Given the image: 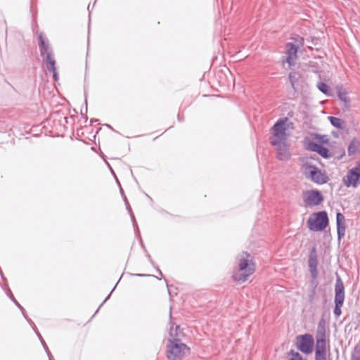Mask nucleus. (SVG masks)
Masks as SVG:
<instances>
[{"label": "nucleus", "mask_w": 360, "mask_h": 360, "mask_svg": "<svg viewBox=\"0 0 360 360\" xmlns=\"http://www.w3.org/2000/svg\"><path fill=\"white\" fill-rule=\"evenodd\" d=\"M345 217L341 212H338L336 214V227L338 240L340 241L345 235Z\"/></svg>", "instance_id": "17"}, {"label": "nucleus", "mask_w": 360, "mask_h": 360, "mask_svg": "<svg viewBox=\"0 0 360 360\" xmlns=\"http://www.w3.org/2000/svg\"><path fill=\"white\" fill-rule=\"evenodd\" d=\"M318 89L327 96H333V90L325 82H319L316 85Z\"/></svg>", "instance_id": "22"}, {"label": "nucleus", "mask_w": 360, "mask_h": 360, "mask_svg": "<svg viewBox=\"0 0 360 360\" xmlns=\"http://www.w3.org/2000/svg\"><path fill=\"white\" fill-rule=\"evenodd\" d=\"M301 79V74L299 72L295 70L290 72L288 75V80L295 92L298 91Z\"/></svg>", "instance_id": "18"}, {"label": "nucleus", "mask_w": 360, "mask_h": 360, "mask_svg": "<svg viewBox=\"0 0 360 360\" xmlns=\"http://www.w3.org/2000/svg\"><path fill=\"white\" fill-rule=\"evenodd\" d=\"M129 214H130V217H131V221L133 223V226L134 229H138V225H137V223H136V219H135V216L133 213V211L131 212H129Z\"/></svg>", "instance_id": "35"}, {"label": "nucleus", "mask_w": 360, "mask_h": 360, "mask_svg": "<svg viewBox=\"0 0 360 360\" xmlns=\"http://www.w3.org/2000/svg\"><path fill=\"white\" fill-rule=\"evenodd\" d=\"M105 162H106V164L108 165V166L109 169H110L112 174V175H113V176L115 177V179L117 178V176H116V174H115V172L113 171L112 168V167H111V166L110 165V164H109L107 161H105Z\"/></svg>", "instance_id": "43"}, {"label": "nucleus", "mask_w": 360, "mask_h": 360, "mask_svg": "<svg viewBox=\"0 0 360 360\" xmlns=\"http://www.w3.org/2000/svg\"><path fill=\"white\" fill-rule=\"evenodd\" d=\"M68 117L66 116H64L61 117L58 121L60 122V124L63 127V128L65 129L66 127L65 124L68 122Z\"/></svg>", "instance_id": "34"}, {"label": "nucleus", "mask_w": 360, "mask_h": 360, "mask_svg": "<svg viewBox=\"0 0 360 360\" xmlns=\"http://www.w3.org/2000/svg\"><path fill=\"white\" fill-rule=\"evenodd\" d=\"M316 290H310V293L309 295V302L312 303L314 302V297H315V295H316Z\"/></svg>", "instance_id": "36"}, {"label": "nucleus", "mask_w": 360, "mask_h": 360, "mask_svg": "<svg viewBox=\"0 0 360 360\" xmlns=\"http://www.w3.org/2000/svg\"><path fill=\"white\" fill-rule=\"evenodd\" d=\"M190 353V347L182 341L179 340H168L166 356L169 360H183Z\"/></svg>", "instance_id": "4"}, {"label": "nucleus", "mask_w": 360, "mask_h": 360, "mask_svg": "<svg viewBox=\"0 0 360 360\" xmlns=\"http://www.w3.org/2000/svg\"><path fill=\"white\" fill-rule=\"evenodd\" d=\"M123 200L124 202V204L126 205V208H127L128 212H131L132 210H131V206H130V205L129 203V201H128V200L127 198V196H124V200Z\"/></svg>", "instance_id": "37"}, {"label": "nucleus", "mask_w": 360, "mask_h": 360, "mask_svg": "<svg viewBox=\"0 0 360 360\" xmlns=\"http://www.w3.org/2000/svg\"><path fill=\"white\" fill-rule=\"evenodd\" d=\"M291 39L292 40V43H294L295 46H297V47L299 49H300V47L303 46V45L304 44V37H302L298 34H294L291 37Z\"/></svg>", "instance_id": "25"}, {"label": "nucleus", "mask_w": 360, "mask_h": 360, "mask_svg": "<svg viewBox=\"0 0 360 360\" xmlns=\"http://www.w3.org/2000/svg\"><path fill=\"white\" fill-rule=\"evenodd\" d=\"M318 255L316 246H314L309 252L308 257V266L311 275V280L309 282L310 290H316L319 285L318 277Z\"/></svg>", "instance_id": "6"}, {"label": "nucleus", "mask_w": 360, "mask_h": 360, "mask_svg": "<svg viewBox=\"0 0 360 360\" xmlns=\"http://www.w3.org/2000/svg\"><path fill=\"white\" fill-rule=\"evenodd\" d=\"M285 49H286V62L290 66L295 65V60L297 57V53L299 51V48L297 46H295L294 43L288 42L285 44Z\"/></svg>", "instance_id": "14"}, {"label": "nucleus", "mask_w": 360, "mask_h": 360, "mask_svg": "<svg viewBox=\"0 0 360 360\" xmlns=\"http://www.w3.org/2000/svg\"><path fill=\"white\" fill-rule=\"evenodd\" d=\"M334 301H345V286L343 281L339 276H337L335 281Z\"/></svg>", "instance_id": "16"}, {"label": "nucleus", "mask_w": 360, "mask_h": 360, "mask_svg": "<svg viewBox=\"0 0 360 360\" xmlns=\"http://www.w3.org/2000/svg\"><path fill=\"white\" fill-rule=\"evenodd\" d=\"M49 72H51L53 73V77L55 81H58L59 79L58 73L57 72L56 68H54V70H48Z\"/></svg>", "instance_id": "38"}, {"label": "nucleus", "mask_w": 360, "mask_h": 360, "mask_svg": "<svg viewBox=\"0 0 360 360\" xmlns=\"http://www.w3.org/2000/svg\"><path fill=\"white\" fill-rule=\"evenodd\" d=\"M344 185L349 187L356 188L360 184V163L349 169L346 176L343 177Z\"/></svg>", "instance_id": "11"}, {"label": "nucleus", "mask_w": 360, "mask_h": 360, "mask_svg": "<svg viewBox=\"0 0 360 360\" xmlns=\"http://www.w3.org/2000/svg\"><path fill=\"white\" fill-rule=\"evenodd\" d=\"M305 174L309 179L317 184H326L329 180L326 172H323L318 167L313 165H307Z\"/></svg>", "instance_id": "9"}, {"label": "nucleus", "mask_w": 360, "mask_h": 360, "mask_svg": "<svg viewBox=\"0 0 360 360\" xmlns=\"http://www.w3.org/2000/svg\"><path fill=\"white\" fill-rule=\"evenodd\" d=\"M122 276L120 278V279L118 280V281L117 282V283L115 284V285L114 286V288H112V290H111V292L108 294V295L105 297V299L103 300V302L100 304V306L98 307V308L97 309V310L96 311L95 314L93 315L92 318L98 313V310L100 309V308L103 306V304L110 298V295H111V293L113 292V290H115V288H116L117 283H119V281H120Z\"/></svg>", "instance_id": "30"}, {"label": "nucleus", "mask_w": 360, "mask_h": 360, "mask_svg": "<svg viewBox=\"0 0 360 360\" xmlns=\"http://www.w3.org/2000/svg\"><path fill=\"white\" fill-rule=\"evenodd\" d=\"M348 155H354L360 151V141L356 139H353L348 146Z\"/></svg>", "instance_id": "20"}, {"label": "nucleus", "mask_w": 360, "mask_h": 360, "mask_svg": "<svg viewBox=\"0 0 360 360\" xmlns=\"http://www.w3.org/2000/svg\"><path fill=\"white\" fill-rule=\"evenodd\" d=\"M165 283H167L166 279H165ZM166 284H167V290H168V293H169V295H170L169 285L167 283H166Z\"/></svg>", "instance_id": "47"}, {"label": "nucleus", "mask_w": 360, "mask_h": 360, "mask_svg": "<svg viewBox=\"0 0 360 360\" xmlns=\"http://www.w3.org/2000/svg\"><path fill=\"white\" fill-rule=\"evenodd\" d=\"M21 312H22V315H23V316H24L25 318V316H27V314H26V312H25V309H24L23 311H21Z\"/></svg>", "instance_id": "48"}, {"label": "nucleus", "mask_w": 360, "mask_h": 360, "mask_svg": "<svg viewBox=\"0 0 360 360\" xmlns=\"http://www.w3.org/2000/svg\"><path fill=\"white\" fill-rule=\"evenodd\" d=\"M7 296L11 299V300L20 309V311H23L24 308L22 307V305L18 302V300L15 298L13 296L11 290L8 288V290L6 292Z\"/></svg>", "instance_id": "27"}, {"label": "nucleus", "mask_w": 360, "mask_h": 360, "mask_svg": "<svg viewBox=\"0 0 360 360\" xmlns=\"http://www.w3.org/2000/svg\"><path fill=\"white\" fill-rule=\"evenodd\" d=\"M38 41L43 65H45L47 70H54V68H56V61L49 41L44 37L42 32H40L38 35Z\"/></svg>", "instance_id": "3"}, {"label": "nucleus", "mask_w": 360, "mask_h": 360, "mask_svg": "<svg viewBox=\"0 0 360 360\" xmlns=\"http://www.w3.org/2000/svg\"><path fill=\"white\" fill-rule=\"evenodd\" d=\"M45 352L49 357V360H53V356L51 352H50L49 349L48 348V350H45Z\"/></svg>", "instance_id": "41"}, {"label": "nucleus", "mask_w": 360, "mask_h": 360, "mask_svg": "<svg viewBox=\"0 0 360 360\" xmlns=\"http://www.w3.org/2000/svg\"><path fill=\"white\" fill-rule=\"evenodd\" d=\"M120 194H121L122 198L124 199V196H126V195L124 194V190L122 189V188H120Z\"/></svg>", "instance_id": "44"}, {"label": "nucleus", "mask_w": 360, "mask_h": 360, "mask_svg": "<svg viewBox=\"0 0 360 360\" xmlns=\"http://www.w3.org/2000/svg\"><path fill=\"white\" fill-rule=\"evenodd\" d=\"M295 345L297 350L304 354H309L314 349V339L309 333L300 335L296 337Z\"/></svg>", "instance_id": "7"}, {"label": "nucleus", "mask_w": 360, "mask_h": 360, "mask_svg": "<svg viewBox=\"0 0 360 360\" xmlns=\"http://www.w3.org/2000/svg\"><path fill=\"white\" fill-rule=\"evenodd\" d=\"M155 268H156L157 272H158L160 276H162V273L161 270L159 269V267H158V266H155Z\"/></svg>", "instance_id": "45"}, {"label": "nucleus", "mask_w": 360, "mask_h": 360, "mask_svg": "<svg viewBox=\"0 0 360 360\" xmlns=\"http://www.w3.org/2000/svg\"><path fill=\"white\" fill-rule=\"evenodd\" d=\"M131 276H136V277H149V276H153V277H155L158 279H160L159 278H158L157 276H153V275H150V274H129Z\"/></svg>", "instance_id": "33"}, {"label": "nucleus", "mask_w": 360, "mask_h": 360, "mask_svg": "<svg viewBox=\"0 0 360 360\" xmlns=\"http://www.w3.org/2000/svg\"><path fill=\"white\" fill-rule=\"evenodd\" d=\"M337 94L338 98L342 101L347 109L349 107L350 98L347 96L346 90L342 86H337Z\"/></svg>", "instance_id": "19"}, {"label": "nucleus", "mask_w": 360, "mask_h": 360, "mask_svg": "<svg viewBox=\"0 0 360 360\" xmlns=\"http://www.w3.org/2000/svg\"><path fill=\"white\" fill-rule=\"evenodd\" d=\"M334 303L333 314L336 318H338L342 314L341 307L343 306L344 302L334 301Z\"/></svg>", "instance_id": "26"}, {"label": "nucleus", "mask_w": 360, "mask_h": 360, "mask_svg": "<svg viewBox=\"0 0 360 360\" xmlns=\"http://www.w3.org/2000/svg\"><path fill=\"white\" fill-rule=\"evenodd\" d=\"M98 120H97V119L91 120V123L96 122H98Z\"/></svg>", "instance_id": "50"}, {"label": "nucleus", "mask_w": 360, "mask_h": 360, "mask_svg": "<svg viewBox=\"0 0 360 360\" xmlns=\"http://www.w3.org/2000/svg\"><path fill=\"white\" fill-rule=\"evenodd\" d=\"M35 333H36L37 336L38 337V338L39 339L41 344L42 347H44V350H48L49 347H48L46 343L45 342L44 340L43 339L41 335L39 332V330H35Z\"/></svg>", "instance_id": "31"}, {"label": "nucleus", "mask_w": 360, "mask_h": 360, "mask_svg": "<svg viewBox=\"0 0 360 360\" xmlns=\"http://www.w3.org/2000/svg\"><path fill=\"white\" fill-rule=\"evenodd\" d=\"M307 227L310 231L318 232L324 231L329 224V219L326 211H319L313 214L307 221Z\"/></svg>", "instance_id": "5"}, {"label": "nucleus", "mask_w": 360, "mask_h": 360, "mask_svg": "<svg viewBox=\"0 0 360 360\" xmlns=\"http://www.w3.org/2000/svg\"><path fill=\"white\" fill-rule=\"evenodd\" d=\"M25 319L27 320V321L29 323V324H33V330L35 332V330H38L34 323L32 321V320L29 318L28 316H25Z\"/></svg>", "instance_id": "39"}, {"label": "nucleus", "mask_w": 360, "mask_h": 360, "mask_svg": "<svg viewBox=\"0 0 360 360\" xmlns=\"http://www.w3.org/2000/svg\"><path fill=\"white\" fill-rule=\"evenodd\" d=\"M105 126H106L107 127L110 128V129L115 131L114 129L110 124H105Z\"/></svg>", "instance_id": "49"}, {"label": "nucleus", "mask_w": 360, "mask_h": 360, "mask_svg": "<svg viewBox=\"0 0 360 360\" xmlns=\"http://www.w3.org/2000/svg\"><path fill=\"white\" fill-rule=\"evenodd\" d=\"M288 117L278 119L272 127L273 138L270 140H287V130L289 128Z\"/></svg>", "instance_id": "8"}, {"label": "nucleus", "mask_w": 360, "mask_h": 360, "mask_svg": "<svg viewBox=\"0 0 360 360\" xmlns=\"http://www.w3.org/2000/svg\"><path fill=\"white\" fill-rule=\"evenodd\" d=\"M115 180H116V182H117L118 186L120 187V188H122L121 184H120V181L118 180V179L116 178Z\"/></svg>", "instance_id": "46"}, {"label": "nucleus", "mask_w": 360, "mask_h": 360, "mask_svg": "<svg viewBox=\"0 0 360 360\" xmlns=\"http://www.w3.org/2000/svg\"><path fill=\"white\" fill-rule=\"evenodd\" d=\"M84 103H85V112H83L82 110H81V115L82 116L84 117V118L85 119V122L87 121V119H88V117L86 115V112H87V91L85 89L84 90Z\"/></svg>", "instance_id": "29"}, {"label": "nucleus", "mask_w": 360, "mask_h": 360, "mask_svg": "<svg viewBox=\"0 0 360 360\" xmlns=\"http://www.w3.org/2000/svg\"><path fill=\"white\" fill-rule=\"evenodd\" d=\"M304 141L306 143V148L308 150L316 152L325 159H328L331 157V153L328 148L318 144L316 142L309 140L307 137L304 139Z\"/></svg>", "instance_id": "13"}, {"label": "nucleus", "mask_w": 360, "mask_h": 360, "mask_svg": "<svg viewBox=\"0 0 360 360\" xmlns=\"http://www.w3.org/2000/svg\"><path fill=\"white\" fill-rule=\"evenodd\" d=\"M311 137L313 139H315L318 144L323 145V144H328L329 143V138L328 135H321L317 133H312L311 134Z\"/></svg>", "instance_id": "23"}, {"label": "nucleus", "mask_w": 360, "mask_h": 360, "mask_svg": "<svg viewBox=\"0 0 360 360\" xmlns=\"http://www.w3.org/2000/svg\"><path fill=\"white\" fill-rule=\"evenodd\" d=\"M146 196H147L148 198H150V195H147V194H146Z\"/></svg>", "instance_id": "51"}, {"label": "nucleus", "mask_w": 360, "mask_h": 360, "mask_svg": "<svg viewBox=\"0 0 360 360\" xmlns=\"http://www.w3.org/2000/svg\"><path fill=\"white\" fill-rule=\"evenodd\" d=\"M45 352L49 357V360H53V356L51 352H50L49 349L48 348V350H45Z\"/></svg>", "instance_id": "40"}, {"label": "nucleus", "mask_w": 360, "mask_h": 360, "mask_svg": "<svg viewBox=\"0 0 360 360\" xmlns=\"http://www.w3.org/2000/svg\"><path fill=\"white\" fill-rule=\"evenodd\" d=\"M326 322L321 318L316 333L315 360H327Z\"/></svg>", "instance_id": "2"}, {"label": "nucleus", "mask_w": 360, "mask_h": 360, "mask_svg": "<svg viewBox=\"0 0 360 360\" xmlns=\"http://www.w3.org/2000/svg\"><path fill=\"white\" fill-rule=\"evenodd\" d=\"M177 120L179 122H183L184 121V117L183 115L178 114Z\"/></svg>", "instance_id": "42"}, {"label": "nucleus", "mask_w": 360, "mask_h": 360, "mask_svg": "<svg viewBox=\"0 0 360 360\" xmlns=\"http://www.w3.org/2000/svg\"><path fill=\"white\" fill-rule=\"evenodd\" d=\"M328 119L330 121L331 125L334 127L340 130H342L345 128V122L342 119L334 116H329Z\"/></svg>", "instance_id": "21"}, {"label": "nucleus", "mask_w": 360, "mask_h": 360, "mask_svg": "<svg viewBox=\"0 0 360 360\" xmlns=\"http://www.w3.org/2000/svg\"><path fill=\"white\" fill-rule=\"evenodd\" d=\"M238 265L234 268L232 279L238 284L246 282L255 271V264L252 257L248 252H243L237 257Z\"/></svg>", "instance_id": "1"}, {"label": "nucleus", "mask_w": 360, "mask_h": 360, "mask_svg": "<svg viewBox=\"0 0 360 360\" xmlns=\"http://www.w3.org/2000/svg\"><path fill=\"white\" fill-rule=\"evenodd\" d=\"M351 360H360V346L356 345L352 353Z\"/></svg>", "instance_id": "28"}, {"label": "nucleus", "mask_w": 360, "mask_h": 360, "mask_svg": "<svg viewBox=\"0 0 360 360\" xmlns=\"http://www.w3.org/2000/svg\"><path fill=\"white\" fill-rule=\"evenodd\" d=\"M324 200L322 193L317 189H311L303 193V201L309 207L320 205Z\"/></svg>", "instance_id": "12"}, {"label": "nucleus", "mask_w": 360, "mask_h": 360, "mask_svg": "<svg viewBox=\"0 0 360 360\" xmlns=\"http://www.w3.org/2000/svg\"><path fill=\"white\" fill-rule=\"evenodd\" d=\"M288 360H307L304 358L298 352H296L293 349H290L288 353Z\"/></svg>", "instance_id": "24"}, {"label": "nucleus", "mask_w": 360, "mask_h": 360, "mask_svg": "<svg viewBox=\"0 0 360 360\" xmlns=\"http://www.w3.org/2000/svg\"><path fill=\"white\" fill-rule=\"evenodd\" d=\"M141 247H142V248H143V251L145 252L146 255V257H148V259L149 262H150V264H151L153 266H155V262L153 261V259H152V258H151V257H150V254L148 252V251H147V250H146V246L144 245V244L143 243V241H142V240H141Z\"/></svg>", "instance_id": "32"}, {"label": "nucleus", "mask_w": 360, "mask_h": 360, "mask_svg": "<svg viewBox=\"0 0 360 360\" xmlns=\"http://www.w3.org/2000/svg\"><path fill=\"white\" fill-rule=\"evenodd\" d=\"M172 308L170 307V310ZM169 319L170 321L169 322V324L170 325V328L169 331V338L168 339V340H179L181 341L182 338L185 336V334L179 325H176L175 326V328H174V323L171 321V319H172L171 311H169Z\"/></svg>", "instance_id": "15"}, {"label": "nucleus", "mask_w": 360, "mask_h": 360, "mask_svg": "<svg viewBox=\"0 0 360 360\" xmlns=\"http://www.w3.org/2000/svg\"><path fill=\"white\" fill-rule=\"evenodd\" d=\"M271 146L276 149L277 158L281 161H287L290 159L291 154L287 140H270Z\"/></svg>", "instance_id": "10"}]
</instances>
